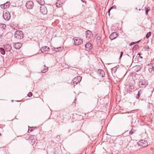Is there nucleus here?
I'll list each match as a JSON object with an SVG mask.
<instances>
[{"mask_svg":"<svg viewBox=\"0 0 154 154\" xmlns=\"http://www.w3.org/2000/svg\"><path fill=\"white\" fill-rule=\"evenodd\" d=\"M14 37L18 40L21 39L23 37V32L20 30H17L14 33Z\"/></svg>","mask_w":154,"mask_h":154,"instance_id":"f257e3e1","label":"nucleus"},{"mask_svg":"<svg viewBox=\"0 0 154 154\" xmlns=\"http://www.w3.org/2000/svg\"><path fill=\"white\" fill-rule=\"evenodd\" d=\"M73 39L74 41V44L75 45H80L83 42L82 39L79 37H75L73 38Z\"/></svg>","mask_w":154,"mask_h":154,"instance_id":"f03ea898","label":"nucleus"},{"mask_svg":"<svg viewBox=\"0 0 154 154\" xmlns=\"http://www.w3.org/2000/svg\"><path fill=\"white\" fill-rule=\"evenodd\" d=\"M148 84L147 81L146 80H141L139 82V86L140 88H145Z\"/></svg>","mask_w":154,"mask_h":154,"instance_id":"7ed1b4c3","label":"nucleus"},{"mask_svg":"<svg viewBox=\"0 0 154 154\" xmlns=\"http://www.w3.org/2000/svg\"><path fill=\"white\" fill-rule=\"evenodd\" d=\"M82 77L80 76H78L75 78L72 81V83L73 85H77L79 83L82 79Z\"/></svg>","mask_w":154,"mask_h":154,"instance_id":"20e7f679","label":"nucleus"},{"mask_svg":"<svg viewBox=\"0 0 154 154\" xmlns=\"http://www.w3.org/2000/svg\"><path fill=\"white\" fill-rule=\"evenodd\" d=\"M138 144L139 146H140L142 147H145L148 145L147 141L144 140L139 141L138 142Z\"/></svg>","mask_w":154,"mask_h":154,"instance_id":"39448f33","label":"nucleus"},{"mask_svg":"<svg viewBox=\"0 0 154 154\" xmlns=\"http://www.w3.org/2000/svg\"><path fill=\"white\" fill-rule=\"evenodd\" d=\"M40 12L43 14H47L48 11L46 8L45 5H42L41 6Z\"/></svg>","mask_w":154,"mask_h":154,"instance_id":"423d86ee","label":"nucleus"},{"mask_svg":"<svg viewBox=\"0 0 154 154\" xmlns=\"http://www.w3.org/2000/svg\"><path fill=\"white\" fill-rule=\"evenodd\" d=\"M26 7L29 9L32 8L33 6V3L32 1H27L26 4Z\"/></svg>","mask_w":154,"mask_h":154,"instance_id":"0eeeda50","label":"nucleus"},{"mask_svg":"<svg viewBox=\"0 0 154 154\" xmlns=\"http://www.w3.org/2000/svg\"><path fill=\"white\" fill-rule=\"evenodd\" d=\"M4 47L5 49L7 52H10L12 49V47L9 44H5L4 45Z\"/></svg>","mask_w":154,"mask_h":154,"instance_id":"6e6552de","label":"nucleus"},{"mask_svg":"<svg viewBox=\"0 0 154 154\" xmlns=\"http://www.w3.org/2000/svg\"><path fill=\"white\" fill-rule=\"evenodd\" d=\"M3 17L4 19L7 20H9L10 19L11 17L10 14L8 12H5L4 13Z\"/></svg>","mask_w":154,"mask_h":154,"instance_id":"1a4fd4ad","label":"nucleus"},{"mask_svg":"<svg viewBox=\"0 0 154 154\" xmlns=\"http://www.w3.org/2000/svg\"><path fill=\"white\" fill-rule=\"evenodd\" d=\"M50 48L49 47L45 46L42 47L41 49V51L42 53L48 52L49 51Z\"/></svg>","mask_w":154,"mask_h":154,"instance_id":"9d476101","label":"nucleus"},{"mask_svg":"<svg viewBox=\"0 0 154 154\" xmlns=\"http://www.w3.org/2000/svg\"><path fill=\"white\" fill-rule=\"evenodd\" d=\"M97 74L100 76L102 77H104L105 75L104 71L101 69H99L98 70Z\"/></svg>","mask_w":154,"mask_h":154,"instance_id":"9b49d317","label":"nucleus"},{"mask_svg":"<svg viewBox=\"0 0 154 154\" xmlns=\"http://www.w3.org/2000/svg\"><path fill=\"white\" fill-rule=\"evenodd\" d=\"M118 36V34L116 32H113L110 35L109 38L111 40L116 38Z\"/></svg>","mask_w":154,"mask_h":154,"instance_id":"f8f14e48","label":"nucleus"},{"mask_svg":"<svg viewBox=\"0 0 154 154\" xmlns=\"http://www.w3.org/2000/svg\"><path fill=\"white\" fill-rule=\"evenodd\" d=\"M22 46V45L19 42L16 43L13 45L14 47L16 49H19Z\"/></svg>","mask_w":154,"mask_h":154,"instance_id":"ddd939ff","label":"nucleus"},{"mask_svg":"<svg viewBox=\"0 0 154 154\" xmlns=\"http://www.w3.org/2000/svg\"><path fill=\"white\" fill-rule=\"evenodd\" d=\"M92 35V32L90 30H88L86 31V36L87 38H89Z\"/></svg>","mask_w":154,"mask_h":154,"instance_id":"4468645a","label":"nucleus"},{"mask_svg":"<svg viewBox=\"0 0 154 154\" xmlns=\"http://www.w3.org/2000/svg\"><path fill=\"white\" fill-rule=\"evenodd\" d=\"M85 48L87 51L91 49L92 48L91 44L89 43H86L85 45Z\"/></svg>","mask_w":154,"mask_h":154,"instance_id":"2eb2a0df","label":"nucleus"},{"mask_svg":"<svg viewBox=\"0 0 154 154\" xmlns=\"http://www.w3.org/2000/svg\"><path fill=\"white\" fill-rule=\"evenodd\" d=\"M63 4V2L62 0H58L56 3V5L57 7H60L62 6Z\"/></svg>","mask_w":154,"mask_h":154,"instance_id":"dca6fc26","label":"nucleus"},{"mask_svg":"<svg viewBox=\"0 0 154 154\" xmlns=\"http://www.w3.org/2000/svg\"><path fill=\"white\" fill-rule=\"evenodd\" d=\"M29 139V140L31 141V143L33 144L35 143V136L34 135H31L30 136Z\"/></svg>","mask_w":154,"mask_h":154,"instance_id":"f3484780","label":"nucleus"},{"mask_svg":"<svg viewBox=\"0 0 154 154\" xmlns=\"http://www.w3.org/2000/svg\"><path fill=\"white\" fill-rule=\"evenodd\" d=\"M143 91V90L142 89L140 90L138 92V94L136 96V97L137 99H139L140 97V95L142 94Z\"/></svg>","mask_w":154,"mask_h":154,"instance_id":"a211bd4d","label":"nucleus"},{"mask_svg":"<svg viewBox=\"0 0 154 154\" xmlns=\"http://www.w3.org/2000/svg\"><path fill=\"white\" fill-rule=\"evenodd\" d=\"M62 50V48L60 47L59 48H54V51H56V52H58L59 51H61Z\"/></svg>","mask_w":154,"mask_h":154,"instance_id":"6ab92c4d","label":"nucleus"},{"mask_svg":"<svg viewBox=\"0 0 154 154\" xmlns=\"http://www.w3.org/2000/svg\"><path fill=\"white\" fill-rule=\"evenodd\" d=\"M38 3L40 5H44L45 4V1L44 0H36Z\"/></svg>","mask_w":154,"mask_h":154,"instance_id":"aec40b11","label":"nucleus"},{"mask_svg":"<svg viewBox=\"0 0 154 154\" xmlns=\"http://www.w3.org/2000/svg\"><path fill=\"white\" fill-rule=\"evenodd\" d=\"M0 52L1 54L3 55H4L5 54V49L2 48H0Z\"/></svg>","mask_w":154,"mask_h":154,"instance_id":"412c9836","label":"nucleus"},{"mask_svg":"<svg viewBox=\"0 0 154 154\" xmlns=\"http://www.w3.org/2000/svg\"><path fill=\"white\" fill-rule=\"evenodd\" d=\"M6 26L5 24H0V28L2 30L5 29L6 27Z\"/></svg>","mask_w":154,"mask_h":154,"instance_id":"4be33fe9","label":"nucleus"},{"mask_svg":"<svg viewBox=\"0 0 154 154\" xmlns=\"http://www.w3.org/2000/svg\"><path fill=\"white\" fill-rule=\"evenodd\" d=\"M48 70V67L46 66H45V68L42 70V73H45L47 72Z\"/></svg>","mask_w":154,"mask_h":154,"instance_id":"5701e85b","label":"nucleus"},{"mask_svg":"<svg viewBox=\"0 0 154 154\" xmlns=\"http://www.w3.org/2000/svg\"><path fill=\"white\" fill-rule=\"evenodd\" d=\"M10 2H7L5 4H4L5 5V8H6L9 7L10 6Z\"/></svg>","mask_w":154,"mask_h":154,"instance_id":"b1692460","label":"nucleus"},{"mask_svg":"<svg viewBox=\"0 0 154 154\" xmlns=\"http://www.w3.org/2000/svg\"><path fill=\"white\" fill-rule=\"evenodd\" d=\"M151 32H148L146 35V38H148L151 35Z\"/></svg>","mask_w":154,"mask_h":154,"instance_id":"393cba45","label":"nucleus"},{"mask_svg":"<svg viewBox=\"0 0 154 154\" xmlns=\"http://www.w3.org/2000/svg\"><path fill=\"white\" fill-rule=\"evenodd\" d=\"M14 25V24H11L10 25V26L13 29H14V30L17 29V27H15Z\"/></svg>","mask_w":154,"mask_h":154,"instance_id":"a878e982","label":"nucleus"},{"mask_svg":"<svg viewBox=\"0 0 154 154\" xmlns=\"http://www.w3.org/2000/svg\"><path fill=\"white\" fill-rule=\"evenodd\" d=\"M135 132V130L132 129L129 132V135H131L132 134L134 133Z\"/></svg>","mask_w":154,"mask_h":154,"instance_id":"bb28decb","label":"nucleus"},{"mask_svg":"<svg viewBox=\"0 0 154 154\" xmlns=\"http://www.w3.org/2000/svg\"><path fill=\"white\" fill-rule=\"evenodd\" d=\"M116 7L115 5H113V6L111 7V8H110V9L108 11V12L109 13V12H110V10H111L112 9H113V8L116 9Z\"/></svg>","mask_w":154,"mask_h":154,"instance_id":"cd10ccee","label":"nucleus"},{"mask_svg":"<svg viewBox=\"0 0 154 154\" xmlns=\"http://www.w3.org/2000/svg\"><path fill=\"white\" fill-rule=\"evenodd\" d=\"M145 8V10H146V15H147L148 14V12L149 11V10H150L149 8H147L146 7Z\"/></svg>","mask_w":154,"mask_h":154,"instance_id":"c85d7f7f","label":"nucleus"},{"mask_svg":"<svg viewBox=\"0 0 154 154\" xmlns=\"http://www.w3.org/2000/svg\"><path fill=\"white\" fill-rule=\"evenodd\" d=\"M140 41H138V42H132L131 43L130 45V46H131V45H134V44H136V43H138L139 42H140Z\"/></svg>","mask_w":154,"mask_h":154,"instance_id":"c756f323","label":"nucleus"},{"mask_svg":"<svg viewBox=\"0 0 154 154\" xmlns=\"http://www.w3.org/2000/svg\"><path fill=\"white\" fill-rule=\"evenodd\" d=\"M0 6H1V8H3V9H5V5L4 4L1 5Z\"/></svg>","mask_w":154,"mask_h":154,"instance_id":"7c9ffc66","label":"nucleus"},{"mask_svg":"<svg viewBox=\"0 0 154 154\" xmlns=\"http://www.w3.org/2000/svg\"><path fill=\"white\" fill-rule=\"evenodd\" d=\"M32 94L31 92H29L28 94V96L29 97H31L32 96Z\"/></svg>","mask_w":154,"mask_h":154,"instance_id":"2f4dec72","label":"nucleus"},{"mask_svg":"<svg viewBox=\"0 0 154 154\" xmlns=\"http://www.w3.org/2000/svg\"><path fill=\"white\" fill-rule=\"evenodd\" d=\"M137 47H138V46L137 45H134L133 48V49H134V50L137 49Z\"/></svg>","mask_w":154,"mask_h":154,"instance_id":"473e14b6","label":"nucleus"},{"mask_svg":"<svg viewBox=\"0 0 154 154\" xmlns=\"http://www.w3.org/2000/svg\"><path fill=\"white\" fill-rule=\"evenodd\" d=\"M123 52L122 51H121V54H120V58H121V57H122V55H123Z\"/></svg>","mask_w":154,"mask_h":154,"instance_id":"72a5a7b5","label":"nucleus"},{"mask_svg":"<svg viewBox=\"0 0 154 154\" xmlns=\"http://www.w3.org/2000/svg\"><path fill=\"white\" fill-rule=\"evenodd\" d=\"M149 72H152V69H151V68H150L149 69Z\"/></svg>","mask_w":154,"mask_h":154,"instance_id":"f704fd0d","label":"nucleus"},{"mask_svg":"<svg viewBox=\"0 0 154 154\" xmlns=\"http://www.w3.org/2000/svg\"><path fill=\"white\" fill-rule=\"evenodd\" d=\"M100 37H99V36H98V37H97V39L98 40H100Z\"/></svg>","mask_w":154,"mask_h":154,"instance_id":"c9c22d12","label":"nucleus"},{"mask_svg":"<svg viewBox=\"0 0 154 154\" xmlns=\"http://www.w3.org/2000/svg\"><path fill=\"white\" fill-rule=\"evenodd\" d=\"M151 69H152V71L154 72V66H152Z\"/></svg>","mask_w":154,"mask_h":154,"instance_id":"e433bc0d","label":"nucleus"},{"mask_svg":"<svg viewBox=\"0 0 154 154\" xmlns=\"http://www.w3.org/2000/svg\"><path fill=\"white\" fill-rule=\"evenodd\" d=\"M81 1H82V2H85V1L84 0H81Z\"/></svg>","mask_w":154,"mask_h":154,"instance_id":"4c0bfd02","label":"nucleus"},{"mask_svg":"<svg viewBox=\"0 0 154 154\" xmlns=\"http://www.w3.org/2000/svg\"><path fill=\"white\" fill-rule=\"evenodd\" d=\"M32 128L31 130L30 131V132L31 131H32Z\"/></svg>","mask_w":154,"mask_h":154,"instance_id":"58836bf2","label":"nucleus"},{"mask_svg":"<svg viewBox=\"0 0 154 154\" xmlns=\"http://www.w3.org/2000/svg\"><path fill=\"white\" fill-rule=\"evenodd\" d=\"M138 54L139 55H140V54L139 53Z\"/></svg>","mask_w":154,"mask_h":154,"instance_id":"ea45409f","label":"nucleus"},{"mask_svg":"<svg viewBox=\"0 0 154 154\" xmlns=\"http://www.w3.org/2000/svg\"><path fill=\"white\" fill-rule=\"evenodd\" d=\"M13 100H12V102H13Z\"/></svg>","mask_w":154,"mask_h":154,"instance_id":"a19ab883","label":"nucleus"},{"mask_svg":"<svg viewBox=\"0 0 154 154\" xmlns=\"http://www.w3.org/2000/svg\"><path fill=\"white\" fill-rule=\"evenodd\" d=\"M29 130H28V132H29Z\"/></svg>","mask_w":154,"mask_h":154,"instance_id":"79ce46f5","label":"nucleus"}]
</instances>
